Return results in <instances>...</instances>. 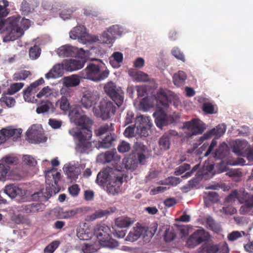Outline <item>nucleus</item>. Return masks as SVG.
Segmentation results:
<instances>
[{
  "label": "nucleus",
  "instance_id": "obj_1",
  "mask_svg": "<svg viewBox=\"0 0 253 253\" xmlns=\"http://www.w3.org/2000/svg\"><path fill=\"white\" fill-rule=\"evenodd\" d=\"M167 101L172 103L175 107L180 104L179 98L176 94L167 89H161L158 93L157 98L153 99V102L152 99L145 97L138 104L135 102L134 105L136 108L143 111L157 106L158 110L153 114V116L157 126L162 129L163 126L172 123L176 119L175 117L167 114L166 110L169 106Z\"/></svg>",
  "mask_w": 253,
  "mask_h": 253
},
{
  "label": "nucleus",
  "instance_id": "obj_2",
  "mask_svg": "<svg viewBox=\"0 0 253 253\" xmlns=\"http://www.w3.org/2000/svg\"><path fill=\"white\" fill-rule=\"evenodd\" d=\"M71 123L81 127L72 128L69 133L74 137L77 151L80 153H88L91 150L90 139L92 136L90 127L92 121L83 114V111L79 107L72 109L69 115Z\"/></svg>",
  "mask_w": 253,
  "mask_h": 253
},
{
  "label": "nucleus",
  "instance_id": "obj_3",
  "mask_svg": "<svg viewBox=\"0 0 253 253\" xmlns=\"http://www.w3.org/2000/svg\"><path fill=\"white\" fill-rule=\"evenodd\" d=\"M30 25L29 19L19 16L10 17L4 20L0 19V34L3 35V42L13 41L21 37Z\"/></svg>",
  "mask_w": 253,
  "mask_h": 253
},
{
  "label": "nucleus",
  "instance_id": "obj_4",
  "mask_svg": "<svg viewBox=\"0 0 253 253\" xmlns=\"http://www.w3.org/2000/svg\"><path fill=\"white\" fill-rule=\"evenodd\" d=\"M45 182L47 185L45 189L31 195V200L44 202L47 200L52 194L60 191L58 182L61 178V174L57 169L51 168L44 171Z\"/></svg>",
  "mask_w": 253,
  "mask_h": 253
},
{
  "label": "nucleus",
  "instance_id": "obj_5",
  "mask_svg": "<svg viewBox=\"0 0 253 253\" xmlns=\"http://www.w3.org/2000/svg\"><path fill=\"white\" fill-rule=\"evenodd\" d=\"M118 172L111 168L106 169L98 173L96 181L99 185L105 186L109 194L114 195L121 191L122 183V177L118 175Z\"/></svg>",
  "mask_w": 253,
  "mask_h": 253
},
{
  "label": "nucleus",
  "instance_id": "obj_6",
  "mask_svg": "<svg viewBox=\"0 0 253 253\" xmlns=\"http://www.w3.org/2000/svg\"><path fill=\"white\" fill-rule=\"evenodd\" d=\"M214 157L217 159H221L218 167V171L223 172L227 171V174L229 176H233L236 174L237 172L234 170H231L227 167L228 165L236 166L244 165L245 161L243 159H239L237 161L231 159V156L228 151L227 145L225 143H222L214 153Z\"/></svg>",
  "mask_w": 253,
  "mask_h": 253
},
{
  "label": "nucleus",
  "instance_id": "obj_7",
  "mask_svg": "<svg viewBox=\"0 0 253 253\" xmlns=\"http://www.w3.org/2000/svg\"><path fill=\"white\" fill-rule=\"evenodd\" d=\"M56 52L60 57L77 56L84 58L91 54L100 55L102 54V50L100 48L92 47L88 51H85L82 48H78L70 44H65L59 47Z\"/></svg>",
  "mask_w": 253,
  "mask_h": 253
},
{
  "label": "nucleus",
  "instance_id": "obj_8",
  "mask_svg": "<svg viewBox=\"0 0 253 253\" xmlns=\"http://www.w3.org/2000/svg\"><path fill=\"white\" fill-rule=\"evenodd\" d=\"M109 74V71L108 69L101 70L99 65L94 63L89 64L80 72L82 78L96 82L105 80Z\"/></svg>",
  "mask_w": 253,
  "mask_h": 253
},
{
  "label": "nucleus",
  "instance_id": "obj_9",
  "mask_svg": "<svg viewBox=\"0 0 253 253\" xmlns=\"http://www.w3.org/2000/svg\"><path fill=\"white\" fill-rule=\"evenodd\" d=\"M92 111L96 117L106 120L114 115L116 107L111 101L107 98H103L93 107Z\"/></svg>",
  "mask_w": 253,
  "mask_h": 253
},
{
  "label": "nucleus",
  "instance_id": "obj_10",
  "mask_svg": "<svg viewBox=\"0 0 253 253\" xmlns=\"http://www.w3.org/2000/svg\"><path fill=\"white\" fill-rule=\"evenodd\" d=\"M104 91L109 96L118 107L122 105L124 99V92L120 86H117L115 83L110 81L104 85Z\"/></svg>",
  "mask_w": 253,
  "mask_h": 253
},
{
  "label": "nucleus",
  "instance_id": "obj_11",
  "mask_svg": "<svg viewBox=\"0 0 253 253\" xmlns=\"http://www.w3.org/2000/svg\"><path fill=\"white\" fill-rule=\"evenodd\" d=\"M70 38L73 40H77L79 42L83 44H91L92 41L97 40L93 35L89 34L85 27L79 26L74 27L69 33Z\"/></svg>",
  "mask_w": 253,
  "mask_h": 253
},
{
  "label": "nucleus",
  "instance_id": "obj_12",
  "mask_svg": "<svg viewBox=\"0 0 253 253\" xmlns=\"http://www.w3.org/2000/svg\"><path fill=\"white\" fill-rule=\"evenodd\" d=\"M120 159V156L117 154L116 150H111L98 155L96 161L98 163L103 164L112 162L115 169L113 170L116 171H121L123 168L119 167Z\"/></svg>",
  "mask_w": 253,
  "mask_h": 253
},
{
  "label": "nucleus",
  "instance_id": "obj_13",
  "mask_svg": "<svg viewBox=\"0 0 253 253\" xmlns=\"http://www.w3.org/2000/svg\"><path fill=\"white\" fill-rule=\"evenodd\" d=\"M100 93L96 90L87 89L83 93L81 103L85 109H89L97 105L99 100Z\"/></svg>",
  "mask_w": 253,
  "mask_h": 253
},
{
  "label": "nucleus",
  "instance_id": "obj_14",
  "mask_svg": "<svg viewBox=\"0 0 253 253\" xmlns=\"http://www.w3.org/2000/svg\"><path fill=\"white\" fill-rule=\"evenodd\" d=\"M26 134L31 142L33 143L43 142L46 140L43 128L40 125L32 126L27 131Z\"/></svg>",
  "mask_w": 253,
  "mask_h": 253
},
{
  "label": "nucleus",
  "instance_id": "obj_15",
  "mask_svg": "<svg viewBox=\"0 0 253 253\" xmlns=\"http://www.w3.org/2000/svg\"><path fill=\"white\" fill-rule=\"evenodd\" d=\"M136 128V133L141 136L148 135V130L152 126L150 117L144 115L138 116L135 124Z\"/></svg>",
  "mask_w": 253,
  "mask_h": 253
},
{
  "label": "nucleus",
  "instance_id": "obj_16",
  "mask_svg": "<svg viewBox=\"0 0 253 253\" xmlns=\"http://www.w3.org/2000/svg\"><path fill=\"white\" fill-rule=\"evenodd\" d=\"M84 168V164H80L78 162L74 161L65 165L63 167V170L67 177L71 181H74L78 178L81 170Z\"/></svg>",
  "mask_w": 253,
  "mask_h": 253
},
{
  "label": "nucleus",
  "instance_id": "obj_17",
  "mask_svg": "<svg viewBox=\"0 0 253 253\" xmlns=\"http://www.w3.org/2000/svg\"><path fill=\"white\" fill-rule=\"evenodd\" d=\"M226 202L231 203L238 200L240 204L246 202L250 207H253V195L249 196L243 190H234L226 198Z\"/></svg>",
  "mask_w": 253,
  "mask_h": 253
},
{
  "label": "nucleus",
  "instance_id": "obj_18",
  "mask_svg": "<svg viewBox=\"0 0 253 253\" xmlns=\"http://www.w3.org/2000/svg\"><path fill=\"white\" fill-rule=\"evenodd\" d=\"M61 97L55 103L56 107L59 108L64 112H67L70 108L69 98L73 95V91L69 88L62 87L60 90Z\"/></svg>",
  "mask_w": 253,
  "mask_h": 253
},
{
  "label": "nucleus",
  "instance_id": "obj_19",
  "mask_svg": "<svg viewBox=\"0 0 253 253\" xmlns=\"http://www.w3.org/2000/svg\"><path fill=\"white\" fill-rule=\"evenodd\" d=\"M183 128L187 130L191 135H197L202 133L206 126L200 120L194 119L191 121L185 122Z\"/></svg>",
  "mask_w": 253,
  "mask_h": 253
},
{
  "label": "nucleus",
  "instance_id": "obj_20",
  "mask_svg": "<svg viewBox=\"0 0 253 253\" xmlns=\"http://www.w3.org/2000/svg\"><path fill=\"white\" fill-rule=\"evenodd\" d=\"M209 235L203 229H199L192 234L187 241L189 248H193L205 240L209 239Z\"/></svg>",
  "mask_w": 253,
  "mask_h": 253
},
{
  "label": "nucleus",
  "instance_id": "obj_21",
  "mask_svg": "<svg viewBox=\"0 0 253 253\" xmlns=\"http://www.w3.org/2000/svg\"><path fill=\"white\" fill-rule=\"evenodd\" d=\"M22 132L21 128H15L12 126H8L0 130V143H4L10 137L16 139L20 137Z\"/></svg>",
  "mask_w": 253,
  "mask_h": 253
},
{
  "label": "nucleus",
  "instance_id": "obj_22",
  "mask_svg": "<svg viewBox=\"0 0 253 253\" xmlns=\"http://www.w3.org/2000/svg\"><path fill=\"white\" fill-rule=\"evenodd\" d=\"M110 230L108 226L104 224L97 225L95 228L94 234L98 239L97 243L101 245L109 239Z\"/></svg>",
  "mask_w": 253,
  "mask_h": 253
},
{
  "label": "nucleus",
  "instance_id": "obj_23",
  "mask_svg": "<svg viewBox=\"0 0 253 253\" xmlns=\"http://www.w3.org/2000/svg\"><path fill=\"white\" fill-rule=\"evenodd\" d=\"M230 145L234 153L238 156H245L249 149V145L245 140H236L233 141Z\"/></svg>",
  "mask_w": 253,
  "mask_h": 253
},
{
  "label": "nucleus",
  "instance_id": "obj_24",
  "mask_svg": "<svg viewBox=\"0 0 253 253\" xmlns=\"http://www.w3.org/2000/svg\"><path fill=\"white\" fill-rule=\"evenodd\" d=\"M4 193L11 199L15 198L17 196L22 197L27 195V193L24 190L13 184L6 185L5 187Z\"/></svg>",
  "mask_w": 253,
  "mask_h": 253
},
{
  "label": "nucleus",
  "instance_id": "obj_25",
  "mask_svg": "<svg viewBox=\"0 0 253 253\" xmlns=\"http://www.w3.org/2000/svg\"><path fill=\"white\" fill-rule=\"evenodd\" d=\"M146 231L147 230L145 228L137 225L129 232L125 238V240L130 242H135L141 237L144 236Z\"/></svg>",
  "mask_w": 253,
  "mask_h": 253
},
{
  "label": "nucleus",
  "instance_id": "obj_26",
  "mask_svg": "<svg viewBox=\"0 0 253 253\" xmlns=\"http://www.w3.org/2000/svg\"><path fill=\"white\" fill-rule=\"evenodd\" d=\"M228 251L227 243L223 242L218 245L209 244L203 249L201 253H227Z\"/></svg>",
  "mask_w": 253,
  "mask_h": 253
},
{
  "label": "nucleus",
  "instance_id": "obj_27",
  "mask_svg": "<svg viewBox=\"0 0 253 253\" xmlns=\"http://www.w3.org/2000/svg\"><path fill=\"white\" fill-rule=\"evenodd\" d=\"M64 70L65 68L63 62L56 64L45 75V78L47 80L59 78L63 75Z\"/></svg>",
  "mask_w": 253,
  "mask_h": 253
},
{
  "label": "nucleus",
  "instance_id": "obj_28",
  "mask_svg": "<svg viewBox=\"0 0 253 253\" xmlns=\"http://www.w3.org/2000/svg\"><path fill=\"white\" fill-rule=\"evenodd\" d=\"M93 235L92 229L86 223L80 224L77 229V236L81 240H88Z\"/></svg>",
  "mask_w": 253,
  "mask_h": 253
},
{
  "label": "nucleus",
  "instance_id": "obj_29",
  "mask_svg": "<svg viewBox=\"0 0 253 253\" xmlns=\"http://www.w3.org/2000/svg\"><path fill=\"white\" fill-rule=\"evenodd\" d=\"M88 208H80L69 210L61 209L59 211V215L62 219H69L74 217L79 213H84L87 211Z\"/></svg>",
  "mask_w": 253,
  "mask_h": 253
},
{
  "label": "nucleus",
  "instance_id": "obj_30",
  "mask_svg": "<svg viewBox=\"0 0 253 253\" xmlns=\"http://www.w3.org/2000/svg\"><path fill=\"white\" fill-rule=\"evenodd\" d=\"M63 62L65 70L70 72L82 69L84 64V61L83 60L73 59L64 60Z\"/></svg>",
  "mask_w": 253,
  "mask_h": 253
},
{
  "label": "nucleus",
  "instance_id": "obj_31",
  "mask_svg": "<svg viewBox=\"0 0 253 253\" xmlns=\"http://www.w3.org/2000/svg\"><path fill=\"white\" fill-rule=\"evenodd\" d=\"M226 129V126L224 125H219L216 126V127L206 133L202 137V138L207 139L211 137L212 136H215L217 138H218L225 133Z\"/></svg>",
  "mask_w": 253,
  "mask_h": 253
},
{
  "label": "nucleus",
  "instance_id": "obj_32",
  "mask_svg": "<svg viewBox=\"0 0 253 253\" xmlns=\"http://www.w3.org/2000/svg\"><path fill=\"white\" fill-rule=\"evenodd\" d=\"M96 38L97 40L92 41V43L95 42H98L101 43H104L107 44H113L115 42V38L112 35H111L108 31V29L107 28L102 33L100 37L93 35Z\"/></svg>",
  "mask_w": 253,
  "mask_h": 253
},
{
  "label": "nucleus",
  "instance_id": "obj_33",
  "mask_svg": "<svg viewBox=\"0 0 253 253\" xmlns=\"http://www.w3.org/2000/svg\"><path fill=\"white\" fill-rule=\"evenodd\" d=\"M133 157V154L130 155L128 157L123 159L122 166L120 165V163H119V167L123 168L121 171L123 170L124 169H134L136 168L137 161L136 159H134Z\"/></svg>",
  "mask_w": 253,
  "mask_h": 253
},
{
  "label": "nucleus",
  "instance_id": "obj_34",
  "mask_svg": "<svg viewBox=\"0 0 253 253\" xmlns=\"http://www.w3.org/2000/svg\"><path fill=\"white\" fill-rule=\"evenodd\" d=\"M123 57L122 52H114L109 58L110 65L114 68H119L123 62Z\"/></svg>",
  "mask_w": 253,
  "mask_h": 253
},
{
  "label": "nucleus",
  "instance_id": "obj_35",
  "mask_svg": "<svg viewBox=\"0 0 253 253\" xmlns=\"http://www.w3.org/2000/svg\"><path fill=\"white\" fill-rule=\"evenodd\" d=\"M187 77V75L184 71H179L173 74L172 81L175 85L179 87L184 84Z\"/></svg>",
  "mask_w": 253,
  "mask_h": 253
},
{
  "label": "nucleus",
  "instance_id": "obj_36",
  "mask_svg": "<svg viewBox=\"0 0 253 253\" xmlns=\"http://www.w3.org/2000/svg\"><path fill=\"white\" fill-rule=\"evenodd\" d=\"M62 82L63 85L67 87H75L80 84V80L78 76L74 75L64 77Z\"/></svg>",
  "mask_w": 253,
  "mask_h": 253
},
{
  "label": "nucleus",
  "instance_id": "obj_37",
  "mask_svg": "<svg viewBox=\"0 0 253 253\" xmlns=\"http://www.w3.org/2000/svg\"><path fill=\"white\" fill-rule=\"evenodd\" d=\"M134 223V220L127 216H121L115 220V225L119 228H126Z\"/></svg>",
  "mask_w": 253,
  "mask_h": 253
},
{
  "label": "nucleus",
  "instance_id": "obj_38",
  "mask_svg": "<svg viewBox=\"0 0 253 253\" xmlns=\"http://www.w3.org/2000/svg\"><path fill=\"white\" fill-rule=\"evenodd\" d=\"M128 74L133 80L137 82H145L148 80L147 74L142 71H138L133 69L129 70Z\"/></svg>",
  "mask_w": 253,
  "mask_h": 253
},
{
  "label": "nucleus",
  "instance_id": "obj_39",
  "mask_svg": "<svg viewBox=\"0 0 253 253\" xmlns=\"http://www.w3.org/2000/svg\"><path fill=\"white\" fill-rule=\"evenodd\" d=\"M54 89L46 86L43 87L36 95L38 98H47L53 96Z\"/></svg>",
  "mask_w": 253,
  "mask_h": 253
},
{
  "label": "nucleus",
  "instance_id": "obj_40",
  "mask_svg": "<svg viewBox=\"0 0 253 253\" xmlns=\"http://www.w3.org/2000/svg\"><path fill=\"white\" fill-rule=\"evenodd\" d=\"M116 136L114 133H110V135H107L102 141H101L99 145V147L103 148H107L110 147L115 140Z\"/></svg>",
  "mask_w": 253,
  "mask_h": 253
},
{
  "label": "nucleus",
  "instance_id": "obj_41",
  "mask_svg": "<svg viewBox=\"0 0 253 253\" xmlns=\"http://www.w3.org/2000/svg\"><path fill=\"white\" fill-rule=\"evenodd\" d=\"M114 127L112 123H107L101 126L95 131V134L97 136L102 135L106 132H110L114 131Z\"/></svg>",
  "mask_w": 253,
  "mask_h": 253
},
{
  "label": "nucleus",
  "instance_id": "obj_42",
  "mask_svg": "<svg viewBox=\"0 0 253 253\" xmlns=\"http://www.w3.org/2000/svg\"><path fill=\"white\" fill-rule=\"evenodd\" d=\"M110 34L114 37L115 40L121 37L124 33V29L118 25H114L108 28Z\"/></svg>",
  "mask_w": 253,
  "mask_h": 253
},
{
  "label": "nucleus",
  "instance_id": "obj_43",
  "mask_svg": "<svg viewBox=\"0 0 253 253\" xmlns=\"http://www.w3.org/2000/svg\"><path fill=\"white\" fill-rule=\"evenodd\" d=\"M213 168V165L206 163L203 166L202 170L203 176L206 178H210L212 177L214 174Z\"/></svg>",
  "mask_w": 253,
  "mask_h": 253
},
{
  "label": "nucleus",
  "instance_id": "obj_44",
  "mask_svg": "<svg viewBox=\"0 0 253 253\" xmlns=\"http://www.w3.org/2000/svg\"><path fill=\"white\" fill-rule=\"evenodd\" d=\"M52 107V103L49 100H46L37 108L36 112L38 114L47 113Z\"/></svg>",
  "mask_w": 253,
  "mask_h": 253
},
{
  "label": "nucleus",
  "instance_id": "obj_45",
  "mask_svg": "<svg viewBox=\"0 0 253 253\" xmlns=\"http://www.w3.org/2000/svg\"><path fill=\"white\" fill-rule=\"evenodd\" d=\"M23 97L26 102L35 103L38 102L35 98V92L26 88L24 91Z\"/></svg>",
  "mask_w": 253,
  "mask_h": 253
},
{
  "label": "nucleus",
  "instance_id": "obj_46",
  "mask_svg": "<svg viewBox=\"0 0 253 253\" xmlns=\"http://www.w3.org/2000/svg\"><path fill=\"white\" fill-rule=\"evenodd\" d=\"M99 245L97 242L94 244H86L83 247L82 250L84 253H93L99 249Z\"/></svg>",
  "mask_w": 253,
  "mask_h": 253
},
{
  "label": "nucleus",
  "instance_id": "obj_47",
  "mask_svg": "<svg viewBox=\"0 0 253 253\" xmlns=\"http://www.w3.org/2000/svg\"><path fill=\"white\" fill-rule=\"evenodd\" d=\"M108 213H109V211L107 210H98L96 211L92 214L87 216L85 219L87 221L94 220L97 218H101Z\"/></svg>",
  "mask_w": 253,
  "mask_h": 253
},
{
  "label": "nucleus",
  "instance_id": "obj_48",
  "mask_svg": "<svg viewBox=\"0 0 253 253\" xmlns=\"http://www.w3.org/2000/svg\"><path fill=\"white\" fill-rule=\"evenodd\" d=\"M159 144L162 150H166L169 149L170 146L169 137L165 135L162 136L159 140Z\"/></svg>",
  "mask_w": 253,
  "mask_h": 253
},
{
  "label": "nucleus",
  "instance_id": "obj_49",
  "mask_svg": "<svg viewBox=\"0 0 253 253\" xmlns=\"http://www.w3.org/2000/svg\"><path fill=\"white\" fill-rule=\"evenodd\" d=\"M41 54V49L37 45L31 47L29 50V57L32 60L37 59Z\"/></svg>",
  "mask_w": 253,
  "mask_h": 253
},
{
  "label": "nucleus",
  "instance_id": "obj_50",
  "mask_svg": "<svg viewBox=\"0 0 253 253\" xmlns=\"http://www.w3.org/2000/svg\"><path fill=\"white\" fill-rule=\"evenodd\" d=\"M4 165L9 166L10 165H16L18 163V159L14 156H8L3 157L0 161Z\"/></svg>",
  "mask_w": 253,
  "mask_h": 253
},
{
  "label": "nucleus",
  "instance_id": "obj_51",
  "mask_svg": "<svg viewBox=\"0 0 253 253\" xmlns=\"http://www.w3.org/2000/svg\"><path fill=\"white\" fill-rule=\"evenodd\" d=\"M23 163L30 167H35L37 164L36 160L32 156L26 155L22 158Z\"/></svg>",
  "mask_w": 253,
  "mask_h": 253
},
{
  "label": "nucleus",
  "instance_id": "obj_52",
  "mask_svg": "<svg viewBox=\"0 0 253 253\" xmlns=\"http://www.w3.org/2000/svg\"><path fill=\"white\" fill-rule=\"evenodd\" d=\"M23 83H14L10 85V87L8 89V93L9 94H13L20 90L24 86Z\"/></svg>",
  "mask_w": 253,
  "mask_h": 253
},
{
  "label": "nucleus",
  "instance_id": "obj_53",
  "mask_svg": "<svg viewBox=\"0 0 253 253\" xmlns=\"http://www.w3.org/2000/svg\"><path fill=\"white\" fill-rule=\"evenodd\" d=\"M30 74V72L28 71H21L14 74L13 80L14 81L24 80Z\"/></svg>",
  "mask_w": 253,
  "mask_h": 253
},
{
  "label": "nucleus",
  "instance_id": "obj_54",
  "mask_svg": "<svg viewBox=\"0 0 253 253\" xmlns=\"http://www.w3.org/2000/svg\"><path fill=\"white\" fill-rule=\"evenodd\" d=\"M244 235L245 232L244 231H234L228 234L227 238L229 241H234Z\"/></svg>",
  "mask_w": 253,
  "mask_h": 253
},
{
  "label": "nucleus",
  "instance_id": "obj_55",
  "mask_svg": "<svg viewBox=\"0 0 253 253\" xmlns=\"http://www.w3.org/2000/svg\"><path fill=\"white\" fill-rule=\"evenodd\" d=\"M44 84V79L42 78H41L40 79L35 81L34 82L30 84V85L27 88H28L29 90H30L35 92L38 86Z\"/></svg>",
  "mask_w": 253,
  "mask_h": 253
},
{
  "label": "nucleus",
  "instance_id": "obj_56",
  "mask_svg": "<svg viewBox=\"0 0 253 253\" xmlns=\"http://www.w3.org/2000/svg\"><path fill=\"white\" fill-rule=\"evenodd\" d=\"M44 84V79L42 78H41L40 79L35 81L34 82L30 84V85L27 88H28L29 90H30L35 92L38 86Z\"/></svg>",
  "mask_w": 253,
  "mask_h": 253
},
{
  "label": "nucleus",
  "instance_id": "obj_57",
  "mask_svg": "<svg viewBox=\"0 0 253 253\" xmlns=\"http://www.w3.org/2000/svg\"><path fill=\"white\" fill-rule=\"evenodd\" d=\"M44 84V79L42 78H41L40 79L35 81L34 82L30 84V85L27 88H28L29 90H30L35 92L38 86Z\"/></svg>",
  "mask_w": 253,
  "mask_h": 253
},
{
  "label": "nucleus",
  "instance_id": "obj_58",
  "mask_svg": "<svg viewBox=\"0 0 253 253\" xmlns=\"http://www.w3.org/2000/svg\"><path fill=\"white\" fill-rule=\"evenodd\" d=\"M10 168L0 161V180L6 177Z\"/></svg>",
  "mask_w": 253,
  "mask_h": 253
},
{
  "label": "nucleus",
  "instance_id": "obj_59",
  "mask_svg": "<svg viewBox=\"0 0 253 253\" xmlns=\"http://www.w3.org/2000/svg\"><path fill=\"white\" fill-rule=\"evenodd\" d=\"M203 111L208 114L216 113L215 106L210 102H205L203 104Z\"/></svg>",
  "mask_w": 253,
  "mask_h": 253
},
{
  "label": "nucleus",
  "instance_id": "obj_60",
  "mask_svg": "<svg viewBox=\"0 0 253 253\" xmlns=\"http://www.w3.org/2000/svg\"><path fill=\"white\" fill-rule=\"evenodd\" d=\"M59 242L55 241L51 242L50 244L46 247L44 250V253H53L56 249L58 247Z\"/></svg>",
  "mask_w": 253,
  "mask_h": 253
},
{
  "label": "nucleus",
  "instance_id": "obj_61",
  "mask_svg": "<svg viewBox=\"0 0 253 253\" xmlns=\"http://www.w3.org/2000/svg\"><path fill=\"white\" fill-rule=\"evenodd\" d=\"M22 208L21 210L26 213L37 212V210H36L35 209L36 208L34 206V204L23 205Z\"/></svg>",
  "mask_w": 253,
  "mask_h": 253
},
{
  "label": "nucleus",
  "instance_id": "obj_62",
  "mask_svg": "<svg viewBox=\"0 0 253 253\" xmlns=\"http://www.w3.org/2000/svg\"><path fill=\"white\" fill-rule=\"evenodd\" d=\"M103 247H108L110 249H114L119 246V243L117 241L112 239L109 241H106L101 245Z\"/></svg>",
  "mask_w": 253,
  "mask_h": 253
},
{
  "label": "nucleus",
  "instance_id": "obj_63",
  "mask_svg": "<svg viewBox=\"0 0 253 253\" xmlns=\"http://www.w3.org/2000/svg\"><path fill=\"white\" fill-rule=\"evenodd\" d=\"M175 234L172 229L169 228L166 231L165 234V239L166 241L169 242L174 239Z\"/></svg>",
  "mask_w": 253,
  "mask_h": 253
},
{
  "label": "nucleus",
  "instance_id": "obj_64",
  "mask_svg": "<svg viewBox=\"0 0 253 253\" xmlns=\"http://www.w3.org/2000/svg\"><path fill=\"white\" fill-rule=\"evenodd\" d=\"M1 101H3L6 106L8 107H13L15 103V101L14 99L10 96H3L1 97Z\"/></svg>",
  "mask_w": 253,
  "mask_h": 253
}]
</instances>
